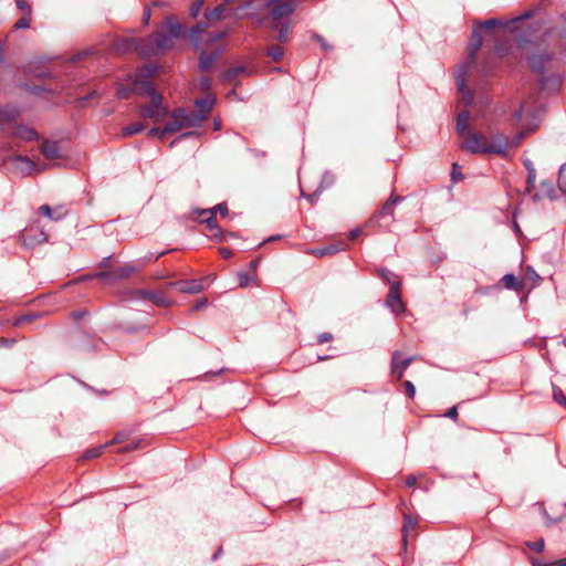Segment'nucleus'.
<instances>
[{
    "label": "nucleus",
    "mask_w": 566,
    "mask_h": 566,
    "mask_svg": "<svg viewBox=\"0 0 566 566\" xmlns=\"http://www.w3.org/2000/svg\"><path fill=\"white\" fill-rule=\"evenodd\" d=\"M217 103V98L213 95H209L207 97L197 98L195 101L196 111L206 115L208 117L209 113L212 111L213 106Z\"/></svg>",
    "instance_id": "obj_18"
},
{
    "label": "nucleus",
    "mask_w": 566,
    "mask_h": 566,
    "mask_svg": "<svg viewBox=\"0 0 566 566\" xmlns=\"http://www.w3.org/2000/svg\"><path fill=\"white\" fill-rule=\"evenodd\" d=\"M290 25H291L290 21H282V22H276L275 24H273L271 27V29H277L276 40L281 44H284L287 42V34L290 31Z\"/></svg>",
    "instance_id": "obj_29"
},
{
    "label": "nucleus",
    "mask_w": 566,
    "mask_h": 566,
    "mask_svg": "<svg viewBox=\"0 0 566 566\" xmlns=\"http://www.w3.org/2000/svg\"><path fill=\"white\" fill-rule=\"evenodd\" d=\"M205 120H206V115H203L195 109L190 113L187 112L186 122H184V124L187 127L200 128Z\"/></svg>",
    "instance_id": "obj_24"
},
{
    "label": "nucleus",
    "mask_w": 566,
    "mask_h": 566,
    "mask_svg": "<svg viewBox=\"0 0 566 566\" xmlns=\"http://www.w3.org/2000/svg\"><path fill=\"white\" fill-rule=\"evenodd\" d=\"M226 50L227 45L224 43H219L211 52H208L207 50H200L198 70L201 72L209 71L226 52Z\"/></svg>",
    "instance_id": "obj_6"
},
{
    "label": "nucleus",
    "mask_w": 566,
    "mask_h": 566,
    "mask_svg": "<svg viewBox=\"0 0 566 566\" xmlns=\"http://www.w3.org/2000/svg\"><path fill=\"white\" fill-rule=\"evenodd\" d=\"M266 7L275 22L290 21V17L297 8V0H269Z\"/></svg>",
    "instance_id": "obj_4"
},
{
    "label": "nucleus",
    "mask_w": 566,
    "mask_h": 566,
    "mask_svg": "<svg viewBox=\"0 0 566 566\" xmlns=\"http://www.w3.org/2000/svg\"><path fill=\"white\" fill-rule=\"evenodd\" d=\"M405 392L408 398L412 399L416 396V387L410 380L403 382Z\"/></svg>",
    "instance_id": "obj_63"
},
{
    "label": "nucleus",
    "mask_w": 566,
    "mask_h": 566,
    "mask_svg": "<svg viewBox=\"0 0 566 566\" xmlns=\"http://www.w3.org/2000/svg\"><path fill=\"white\" fill-rule=\"evenodd\" d=\"M171 118L174 119H177V120H181V122H186V117H187V109L182 106L180 107H176L171 114H170Z\"/></svg>",
    "instance_id": "obj_53"
},
{
    "label": "nucleus",
    "mask_w": 566,
    "mask_h": 566,
    "mask_svg": "<svg viewBox=\"0 0 566 566\" xmlns=\"http://www.w3.org/2000/svg\"><path fill=\"white\" fill-rule=\"evenodd\" d=\"M169 285L178 292L187 294H198L203 290L201 281L197 279L180 280L171 282Z\"/></svg>",
    "instance_id": "obj_10"
},
{
    "label": "nucleus",
    "mask_w": 566,
    "mask_h": 566,
    "mask_svg": "<svg viewBox=\"0 0 566 566\" xmlns=\"http://www.w3.org/2000/svg\"><path fill=\"white\" fill-rule=\"evenodd\" d=\"M526 545L531 549H533V551H535L537 553H542L544 551V547H545V541H544V538H538V539H536L534 542H527Z\"/></svg>",
    "instance_id": "obj_58"
},
{
    "label": "nucleus",
    "mask_w": 566,
    "mask_h": 566,
    "mask_svg": "<svg viewBox=\"0 0 566 566\" xmlns=\"http://www.w3.org/2000/svg\"><path fill=\"white\" fill-rule=\"evenodd\" d=\"M344 248H345V243H343V242H340V243H332V244H327V245L322 247V248L313 249L312 253L315 256L323 258L325 255L336 254L337 252L344 250Z\"/></svg>",
    "instance_id": "obj_21"
},
{
    "label": "nucleus",
    "mask_w": 566,
    "mask_h": 566,
    "mask_svg": "<svg viewBox=\"0 0 566 566\" xmlns=\"http://www.w3.org/2000/svg\"><path fill=\"white\" fill-rule=\"evenodd\" d=\"M464 178L461 172V166L458 163H453L451 167V179L453 182H458Z\"/></svg>",
    "instance_id": "obj_50"
},
{
    "label": "nucleus",
    "mask_w": 566,
    "mask_h": 566,
    "mask_svg": "<svg viewBox=\"0 0 566 566\" xmlns=\"http://www.w3.org/2000/svg\"><path fill=\"white\" fill-rule=\"evenodd\" d=\"M48 240V234L40 229H29L21 235V241L23 245L27 248L33 249L38 244L45 242Z\"/></svg>",
    "instance_id": "obj_11"
},
{
    "label": "nucleus",
    "mask_w": 566,
    "mask_h": 566,
    "mask_svg": "<svg viewBox=\"0 0 566 566\" xmlns=\"http://www.w3.org/2000/svg\"><path fill=\"white\" fill-rule=\"evenodd\" d=\"M507 291L521 292L524 287L522 280L517 279L513 273H506L500 281Z\"/></svg>",
    "instance_id": "obj_20"
},
{
    "label": "nucleus",
    "mask_w": 566,
    "mask_h": 566,
    "mask_svg": "<svg viewBox=\"0 0 566 566\" xmlns=\"http://www.w3.org/2000/svg\"><path fill=\"white\" fill-rule=\"evenodd\" d=\"M139 113L144 118L154 119L158 112L150 105H142L139 106Z\"/></svg>",
    "instance_id": "obj_49"
},
{
    "label": "nucleus",
    "mask_w": 566,
    "mask_h": 566,
    "mask_svg": "<svg viewBox=\"0 0 566 566\" xmlns=\"http://www.w3.org/2000/svg\"><path fill=\"white\" fill-rule=\"evenodd\" d=\"M15 6L19 10L23 11V14H32V8L27 0H15Z\"/></svg>",
    "instance_id": "obj_60"
},
{
    "label": "nucleus",
    "mask_w": 566,
    "mask_h": 566,
    "mask_svg": "<svg viewBox=\"0 0 566 566\" xmlns=\"http://www.w3.org/2000/svg\"><path fill=\"white\" fill-rule=\"evenodd\" d=\"M238 279H239V286L247 287L250 284V282L253 280V276L250 275L249 273L242 271V272L238 273Z\"/></svg>",
    "instance_id": "obj_57"
},
{
    "label": "nucleus",
    "mask_w": 566,
    "mask_h": 566,
    "mask_svg": "<svg viewBox=\"0 0 566 566\" xmlns=\"http://www.w3.org/2000/svg\"><path fill=\"white\" fill-rule=\"evenodd\" d=\"M135 266L134 265H130V264H126L124 266H120L118 269H116V271L114 273L112 272H99L97 273V276L101 277V279H104V280H109V279H113V277H116V279H127L132 273L135 272Z\"/></svg>",
    "instance_id": "obj_15"
},
{
    "label": "nucleus",
    "mask_w": 566,
    "mask_h": 566,
    "mask_svg": "<svg viewBox=\"0 0 566 566\" xmlns=\"http://www.w3.org/2000/svg\"><path fill=\"white\" fill-rule=\"evenodd\" d=\"M186 33V27L175 15H167L155 33L137 38V54L142 57L166 54L174 49V40H184Z\"/></svg>",
    "instance_id": "obj_1"
},
{
    "label": "nucleus",
    "mask_w": 566,
    "mask_h": 566,
    "mask_svg": "<svg viewBox=\"0 0 566 566\" xmlns=\"http://www.w3.org/2000/svg\"><path fill=\"white\" fill-rule=\"evenodd\" d=\"M13 134L24 142H32L39 138L38 132L24 124L15 125Z\"/></svg>",
    "instance_id": "obj_17"
},
{
    "label": "nucleus",
    "mask_w": 566,
    "mask_h": 566,
    "mask_svg": "<svg viewBox=\"0 0 566 566\" xmlns=\"http://www.w3.org/2000/svg\"><path fill=\"white\" fill-rule=\"evenodd\" d=\"M535 13H536L535 9H528L525 12H523L522 14H518V15L514 17L511 20V22H522V21L532 19L535 15Z\"/></svg>",
    "instance_id": "obj_56"
},
{
    "label": "nucleus",
    "mask_w": 566,
    "mask_h": 566,
    "mask_svg": "<svg viewBox=\"0 0 566 566\" xmlns=\"http://www.w3.org/2000/svg\"><path fill=\"white\" fill-rule=\"evenodd\" d=\"M475 63V60H471V57L468 56L465 61H463L458 69L454 72V80L455 85L459 90V92L464 93L467 87V75L471 71Z\"/></svg>",
    "instance_id": "obj_9"
},
{
    "label": "nucleus",
    "mask_w": 566,
    "mask_h": 566,
    "mask_svg": "<svg viewBox=\"0 0 566 566\" xmlns=\"http://www.w3.org/2000/svg\"><path fill=\"white\" fill-rule=\"evenodd\" d=\"M115 50L118 53H137V38L135 36H125L119 38L115 41Z\"/></svg>",
    "instance_id": "obj_14"
},
{
    "label": "nucleus",
    "mask_w": 566,
    "mask_h": 566,
    "mask_svg": "<svg viewBox=\"0 0 566 566\" xmlns=\"http://www.w3.org/2000/svg\"><path fill=\"white\" fill-rule=\"evenodd\" d=\"M185 124L184 122L181 120H177V119H171V120H168L166 123V125L161 128V133L163 134H171V133H177L181 129V127H184Z\"/></svg>",
    "instance_id": "obj_35"
},
{
    "label": "nucleus",
    "mask_w": 566,
    "mask_h": 566,
    "mask_svg": "<svg viewBox=\"0 0 566 566\" xmlns=\"http://www.w3.org/2000/svg\"><path fill=\"white\" fill-rule=\"evenodd\" d=\"M412 360L413 357H403V355L399 350L394 352L391 356L390 366L392 377H395L398 380L401 379L403 377L406 369L408 368Z\"/></svg>",
    "instance_id": "obj_7"
},
{
    "label": "nucleus",
    "mask_w": 566,
    "mask_h": 566,
    "mask_svg": "<svg viewBox=\"0 0 566 566\" xmlns=\"http://www.w3.org/2000/svg\"><path fill=\"white\" fill-rule=\"evenodd\" d=\"M557 186L560 192L566 196V163L558 170Z\"/></svg>",
    "instance_id": "obj_43"
},
{
    "label": "nucleus",
    "mask_w": 566,
    "mask_h": 566,
    "mask_svg": "<svg viewBox=\"0 0 566 566\" xmlns=\"http://www.w3.org/2000/svg\"><path fill=\"white\" fill-rule=\"evenodd\" d=\"M148 96L150 97V106H153L154 108H161V106H163V96H161V94L158 91L151 93Z\"/></svg>",
    "instance_id": "obj_55"
},
{
    "label": "nucleus",
    "mask_w": 566,
    "mask_h": 566,
    "mask_svg": "<svg viewBox=\"0 0 566 566\" xmlns=\"http://www.w3.org/2000/svg\"><path fill=\"white\" fill-rule=\"evenodd\" d=\"M483 44V34L481 29L474 23L472 27L471 39L468 45V54L471 60H476V52Z\"/></svg>",
    "instance_id": "obj_13"
},
{
    "label": "nucleus",
    "mask_w": 566,
    "mask_h": 566,
    "mask_svg": "<svg viewBox=\"0 0 566 566\" xmlns=\"http://www.w3.org/2000/svg\"><path fill=\"white\" fill-rule=\"evenodd\" d=\"M377 275L385 284H389V287L392 282L397 281V275L386 268L377 269Z\"/></svg>",
    "instance_id": "obj_33"
},
{
    "label": "nucleus",
    "mask_w": 566,
    "mask_h": 566,
    "mask_svg": "<svg viewBox=\"0 0 566 566\" xmlns=\"http://www.w3.org/2000/svg\"><path fill=\"white\" fill-rule=\"evenodd\" d=\"M402 196L391 193L389 199L381 206V208L374 214V218L382 219L386 217L394 218L395 207L403 201Z\"/></svg>",
    "instance_id": "obj_12"
},
{
    "label": "nucleus",
    "mask_w": 566,
    "mask_h": 566,
    "mask_svg": "<svg viewBox=\"0 0 566 566\" xmlns=\"http://www.w3.org/2000/svg\"><path fill=\"white\" fill-rule=\"evenodd\" d=\"M39 315L38 314H25L17 317L13 322L14 326H21L23 323L34 321Z\"/></svg>",
    "instance_id": "obj_59"
},
{
    "label": "nucleus",
    "mask_w": 566,
    "mask_h": 566,
    "mask_svg": "<svg viewBox=\"0 0 566 566\" xmlns=\"http://www.w3.org/2000/svg\"><path fill=\"white\" fill-rule=\"evenodd\" d=\"M186 38L189 39L191 48H192V50L195 52H199L200 53V50H203L201 48V44H202L201 35H199L198 33H193V32L187 30L186 36L184 39H186Z\"/></svg>",
    "instance_id": "obj_34"
},
{
    "label": "nucleus",
    "mask_w": 566,
    "mask_h": 566,
    "mask_svg": "<svg viewBox=\"0 0 566 566\" xmlns=\"http://www.w3.org/2000/svg\"><path fill=\"white\" fill-rule=\"evenodd\" d=\"M19 116V112L17 108L11 106H2L0 107V120L10 123L14 120Z\"/></svg>",
    "instance_id": "obj_31"
},
{
    "label": "nucleus",
    "mask_w": 566,
    "mask_h": 566,
    "mask_svg": "<svg viewBox=\"0 0 566 566\" xmlns=\"http://www.w3.org/2000/svg\"><path fill=\"white\" fill-rule=\"evenodd\" d=\"M30 72L38 80L54 78L55 77V75L52 72L48 71V70H45V71L31 70Z\"/></svg>",
    "instance_id": "obj_61"
},
{
    "label": "nucleus",
    "mask_w": 566,
    "mask_h": 566,
    "mask_svg": "<svg viewBox=\"0 0 566 566\" xmlns=\"http://www.w3.org/2000/svg\"><path fill=\"white\" fill-rule=\"evenodd\" d=\"M474 23L480 29H484L486 31H492L496 27L505 28L507 25V22L502 21V20L496 19V18H491V19H488V20H478Z\"/></svg>",
    "instance_id": "obj_30"
},
{
    "label": "nucleus",
    "mask_w": 566,
    "mask_h": 566,
    "mask_svg": "<svg viewBox=\"0 0 566 566\" xmlns=\"http://www.w3.org/2000/svg\"><path fill=\"white\" fill-rule=\"evenodd\" d=\"M552 60L553 55L546 51L533 53L527 57L531 71L542 75L538 81L542 88L548 87L551 84L554 88H558L562 85V76L556 74L546 75L547 64Z\"/></svg>",
    "instance_id": "obj_3"
},
{
    "label": "nucleus",
    "mask_w": 566,
    "mask_h": 566,
    "mask_svg": "<svg viewBox=\"0 0 566 566\" xmlns=\"http://www.w3.org/2000/svg\"><path fill=\"white\" fill-rule=\"evenodd\" d=\"M106 447H107V444H101L95 448L86 449L82 454V459L90 460V459L98 458L103 453V451L105 450Z\"/></svg>",
    "instance_id": "obj_38"
},
{
    "label": "nucleus",
    "mask_w": 566,
    "mask_h": 566,
    "mask_svg": "<svg viewBox=\"0 0 566 566\" xmlns=\"http://www.w3.org/2000/svg\"><path fill=\"white\" fill-rule=\"evenodd\" d=\"M552 389H553V399L556 403L566 407V396L564 391L552 382Z\"/></svg>",
    "instance_id": "obj_44"
},
{
    "label": "nucleus",
    "mask_w": 566,
    "mask_h": 566,
    "mask_svg": "<svg viewBox=\"0 0 566 566\" xmlns=\"http://www.w3.org/2000/svg\"><path fill=\"white\" fill-rule=\"evenodd\" d=\"M418 524V521L417 518L412 517L411 515L409 514H403V524H402V527H401V534H402V543H403V548L406 549L407 548V534L409 532V530H413Z\"/></svg>",
    "instance_id": "obj_27"
},
{
    "label": "nucleus",
    "mask_w": 566,
    "mask_h": 566,
    "mask_svg": "<svg viewBox=\"0 0 566 566\" xmlns=\"http://www.w3.org/2000/svg\"><path fill=\"white\" fill-rule=\"evenodd\" d=\"M145 129V125L143 123H133L125 127H123L122 133L123 136L128 137L136 134L142 133Z\"/></svg>",
    "instance_id": "obj_36"
},
{
    "label": "nucleus",
    "mask_w": 566,
    "mask_h": 566,
    "mask_svg": "<svg viewBox=\"0 0 566 566\" xmlns=\"http://www.w3.org/2000/svg\"><path fill=\"white\" fill-rule=\"evenodd\" d=\"M159 70H160V66L158 63L143 64L142 66L138 67L137 72L135 74V77L143 78V80H149L155 74H157Z\"/></svg>",
    "instance_id": "obj_22"
},
{
    "label": "nucleus",
    "mask_w": 566,
    "mask_h": 566,
    "mask_svg": "<svg viewBox=\"0 0 566 566\" xmlns=\"http://www.w3.org/2000/svg\"><path fill=\"white\" fill-rule=\"evenodd\" d=\"M228 35H229V31L227 29L211 33V34H209V39L206 41V43L208 45H213L216 42H218L221 39L227 38Z\"/></svg>",
    "instance_id": "obj_47"
},
{
    "label": "nucleus",
    "mask_w": 566,
    "mask_h": 566,
    "mask_svg": "<svg viewBox=\"0 0 566 566\" xmlns=\"http://www.w3.org/2000/svg\"><path fill=\"white\" fill-rule=\"evenodd\" d=\"M200 222L206 224L210 231H219L220 226L217 222L213 211L209 212L208 217L200 219Z\"/></svg>",
    "instance_id": "obj_41"
},
{
    "label": "nucleus",
    "mask_w": 566,
    "mask_h": 566,
    "mask_svg": "<svg viewBox=\"0 0 566 566\" xmlns=\"http://www.w3.org/2000/svg\"><path fill=\"white\" fill-rule=\"evenodd\" d=\"M127 437H128V434L125 431H119L106 444L108 447V446H112V444H115V443H122V442H124L127 439Z\"/></svg>",
    "instance_id": "obj_64"
},
{
    "label": "nucleus",
    "mask_w": 566,
    "mask_h": 566,
    "mask_svg": "<svg viewBox=\"0 0 566 566\" xmlns=\"http://www.w3.org/2000/svg\"><path fill=\"white\" fill-rule=\"evenodd\" d=\"M203 3L205 0H195L189 8V15L191 18H197L201 12Z\"/></svg>",
    "instance_id": "obj_48"
},
{
    "label": "nucleus",
    "mask_w": 566,
    "mask_h": 566,
    "mask_svg": "<svg viewBox=\"0 0 566 566\" xmlns=\"http://www.w3.org/2000/svg\"><path fill=\"white\" fill-rule=\"evenodd\" d=\"M539 190L542 193L551 199L552 201H555L558 199L557 191L555 189L554 182L549 179H544L539 184Z\"/></svg>",
    "instance_id": "obj_28"
},
{
    "label": "nucleus",
    "mask_w": 566,
    "mask_h": 566,
    "mask_svg": "<svg viewBox=\"0 0 566 566\" xmlns=\"http://www.w3.org/2000/svg\"><path fill=\"white\" fill-rule=\"evenodd\" d=\"M335 181H336L335 175L329 170H325L322 175L318 188H319V190L324 191L327 188L332 187L335 184Z\"/></svg>",
    "instance_id": "obj_32"
},
{
    "label": "nucleus",
    "mask_w": 566,
    "mask_h": 566,
    "mask_svg": "<svg viewBox=\"0 0 566 566\" xmlns=\"http://www.w3.org/2000/svg\"><path fill=\"white\" fill-rule=\"evenodd\" d=\"M98 95L97 91L93 90L88 94L84 96H80L75 99V103L78 107H84L85 104L91 101L92 98L96 97Z\"/></svg>",
    "instance_id": "obj_51"
},
{
    "label": "nucleus",
    "mask_w": 566,
    "mask_h": 566,
    "mask_svg": "<svg viewBox=\"0 0 566 566\" xmlns=\"http://www.w3.org/2000/svg\"><path fill=\"white\" fill-rule=\"evenodd\" d=\"M41 153L46 159H59L61 157V148L56 140H44L41 146Z\"/></svg>",
    "instance_id": "obj_16"
},
{
    "label": "nucleus",
    "mask_w": 566,
    "mask_h": 566,
    "mask_svg": "<svg viewBox=\"0 0 566 566\" xmlns=\"http://www.w3.org/2000/svg\"><path fill=\"white\" fill-rule=\"evenodd\" d=\"M135 93L137 94L136 90L133 88V87H127V86H124L122 84L117 85L116 97L118 99H127V98H129Z\"/></svg>",
    "instance_id": "obj_40"
},
{
    "label": "nucleus",
    "mask_w": 566,
    "mask_h": 566,
    "mask_svg": "<svg viewBox=\"0 0 566 566\" xmlns=\"http://www.w3.org/2000/svg\"><path fill=\"white\" fill-rule=\"evenodd\" d=\"M39 211L42 216L45 218H49L51 220H57L59 218L53 216V210L49 205H43L39 208Z\"/></svg>",
    "instance_id": "obj_62"
},
{
    "label": "nucleus",
    "mask_w": 566,
    "mask_h": 566,
    "mask_svg": "<svg viewBox=\"0 0 566 566\" xmlns=\"http://www.w3.org/2000/svg\"><path fill=\"white\" fill-rule=\"evenodd\" d=\"M205 18L208 21H222L226 19L224 4H218L214 8L205 11Z\"/></svg>",
    "instance_id": "obj_25"
},
{
    "label": "nucleus",
    "mask_w": 566,
    "mask_h": 566,
    "mask_svg": "<svg viewBox=\"0 0 566 566\" xmlns=\"http://www.w3.org/2000/svg\"><path fill=\"white\" fill-rule=\"evenodd\" d=\"M31 19H32V14H23L15 23H14V29L17 30H20V29H28L30 27V22H31Z\"/></svg>",
    "instance_id": "obj_52"
},
{
    "label": "nucleus",
    "mask_w": 566,
    "mask_h": 566,
    "mask_svg": "<svg viewBox=\"0 0 566 566\" xmlns=\"http://www.w3.org/2000/svg\"><path fill=\"white\" fill-rule=\"evenodd\" d=\"M209 28H210V24H209L208 20L198 21L196 24H193L190 28L186 27L187 30H189L193 33H198L199 35L205 34Z\"/></svg>",
    "instance_id": "obj_45"
},
{
    "label": "nucleus",
    "mask_w": 566,
    "mask_h": 566,
    "mask_svg": "<svg viewBox=\"0 0 566 566\" xmlns=\"http://www.w3.org/2000/svg\"><path fill=\"white\" fill-rule=\"evenodd\" d=\"M133 84L140 87V90L136 91L137 94H140V95H147L148 96L151 93L157 91L155 85L153 84V82H150L149 80H143V78L134 77Z\"/></svg>",
    "instance_id": "obj_26"
},
{
    "label": "nucleus",
    "mask_w": 566,
    "mask_h": 566,
    "mask_svg": "<svg viewBox=\"0 0 566 566\" xmlns=\"http://www.w3.org/2000/svg\"><path fill=\"white\" fill-rule=\"evenodd\" d=\"M268 56H270L271 59H273V61L275 62H279L283 59L284 56V50L282 46L280 45H273L271 46L268 52H266Z\"/></svg>",
    "instance_id": "obj_46"
},
{
    "label": "nucleus",
    "mask_w": 566,
    "mask_h": 566,
    "mask_svg": "<svg viewBox=\"0 0 566 566\" xmlns=\"http://www.w3.org/2000/svg\"><path fill=\"white\" fill-rule=\"evenodd\" d=\"M509 139L502 133L492 136V144H488L485 137L474 130H470L461 148L471 155H499L506 156Z\"/></svg>",
    "instance_id": "obj_2"
},
{
    "label": "nucleus",
    "mask_w": 566,
    "mask_h": 566,
    "mask_svg": "<svg viewBox=\"0 0 566 566\" xmlns=\"http://www.w3.org/2000/svg\"><path fill=\"white\" fill-rule=\"evenodd\" d=\"M252 74V71L243 65H238L234 67H231L227 71H224L220 75V81L222 84H233V86L239 87L241 86V81L237 78L238 75H245L250 76Z\"/></svg>",
    "instance_id": "obj_8"
},
{
    "label": "nucleus",
    "mask_w": 566,
    "mask_h": 566,
    "mask_svg": "<svg viewBox=\"0 0 566 566\" xmlns=\"http://www.w3.org/2000/svg\"><path fill=\"white\" fill-rule=\"evenodd\" d=\"M24 90L32 95H40L43 93L51 94V95L55 94L54 90L42 86V85H35V84H33V85L25 84Z\"/></svg>",
    "instance_id": "obj_37"
},
{
    "label": "nucleus",
    "mask_w": 566,
    "mask_h": 566,
    "mask_svg": "<svg viewBox=\"0 0 566 566\" xmlns=\"http://www.w3.org/2000/svg\"><path fill=\"white\" fill-rule=\"evenodd\" d=\"M13 164L23 175H30L35 170V163L27 156L18 155L13 158Z\"/></svg>",
    "instance_id": "obj_19"
},
{
    "label": "nucleus",
    "mask_w": 566,
    "mask_h": 566,
    "mask_svg": "<svg viewBox=\"0 0 566 566\" xmlns=\"http://www.w3.org/2000/svg\"><path fill=\"white\" fill-rule=\"evenodd\" d=\"M531 563L533 566H566V557L553 562H546L541 558H532Z\"/></svg>",
    "instance_id": "obj_39"
},
{
    "label": "nucleus",
    "mask_w": 566,
    "mask_h": 566,
    "mask_svg": "<svg viewBox=\"0 0 566 566\" xmlns=\"http://www.w3.org/2000/svg\"><path fill=\"white\" fill-rule=\"evenodd\" d=\"M144 295L150 300L154 304L163 307L169 306L171 303L161 291H146Z\"/></svg>",
    "instance_id": "obj_23"
},
{
    "label": "nucleus",
    "mask_w": 566,
    "mask_h": 566,
    "mask_svg": "<svg viewBox=\"0 0 566 566\" xmlns=\"http://www.w3.org/2000/svg\"><path fill=\"white\" fill-rule=\"evenodd\" d=\"M385 306L394 314L399 315L405 312L406 306L401 297V283L395 281L391 283L386 296Z\"/></svg>",
    "instance_id": "obj_5"
},
{
    "label": "nucleus",
    "mask_w": 566,
    "mask_h": 566,
    "mask_svg": "<svg viewBox=\"0 0 566 566\" xmlns=\"http://www.w3.org/2000/svg\"><path fill=\"white\" fill-rule=\"evenodd\" d=\"M469 112L463 111L458 115L455 129L459 134H462L468 126Z\"/></svg>",
    "instance_id": "obj_42"
},
{
    "label": "nucleus",
    "mask_w": 566,
    "mask_h": 566,
    "mask_svg": "<svg viewBox=\"0 0 566 566\" xmlns=\"http://www.w3.org/2000/svg\"><path fill=\"white\" fill-rule=\"evenodd\" d=\"M213 211V214L220 213L222 217H227L229 214V209L226 202H220L212 208H209V212Z\"/></svg>",
    "instance_id": "obj_54"
}]
</instances>
